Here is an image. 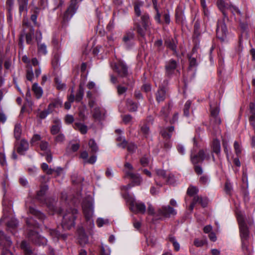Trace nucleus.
<instances>
[{
    "label": "nucleus",
    "instance_id": "864d4df0",
    "mask_svg": "<svg viewBox=\"0 0 255 255\" xmlns=\"http://www.w3.org/2000/svg\"><path fill=\"white\" fill-rule=\"evenodd\" d=\"M51 112L50 110H49L48 108L47 110L40 112L39 114V117L40 119H44Z\"/></svg>",
    "mask_w": 255,
    "mask_h": 255
},
{
    "label": "nucleus",
    "instance_id": "4d7b16f0",
    "mask_svg": "<svg viewBox=\"0 0 255 255\" xmlns=\"http://www.w3.org/2000/svg\"><path fill=\"white\" fill-rule=\"evenodd\" d=\"M128 90V88L126 87H124L121 85L117 86V91L119 95L125 94Z\"/></svg>",
    "mask_w": 255,
    "mask_h": 255
},
{
    "label": "nucleus",
    "instance_id": "f8f14e48",
    "mask_svg": "<svg viewBox=\"0 0 255 255\" xmlns=\"http://www.w3.org/2000/svg\"><path fill=\"white\" fill-rule=\"evenodd\" d=\"M91 113L92 117L96 121L101 122L105 119V111L99 107H95L91 110Z\"/></svg>",
    "mask_w": 255,
    "mask_h": 255
},
{
    "label": "nucleus",
    "instance_id": "1a4fd4ad",
    "mask_svg": "<svg viewBox=\"0 0 255 255\" xmlns=\"http://www.w3.org/2000/svg\"><path fill=\"white\" fill-rule=\"evenodd\" d=\"M176 210L169 206H163L159 209L156 213L157 216H159V219L162 217L169 218L171 216H174L176 214Z\"/></svg>",
    "mask_w": 255,
    "mask_h": 255
},
{
    "label": "nucleus",
    "instance_id": "a878e982",
    "mask_svg": "<svg viewBox=\"0 0 255 255\" xmlns=\"http://www.w3.org/2000/svg\"><path fill=\"white\" fill-rule=\"evenodd\" d=\"M219 110L218 108H211V114L212 118L214 119L215 122L217 125H219L221 123L220 119L218 117V114Z\"/></svg>",
    "mask_w": 255,
    "mask_h": 255
},
{
    "label": "nucleus",
    "instance_id": "7c9ffc66",
    "mask_svg": "<svg viewBox=\"0 0 255 255\" xmlns=\"http://www.w3.org/2000/svg\"><path fill=\"white\" fill-rule=\"evenodd\" d=\"M21 134V126L19 123L15 125L14 128V136L16 140L19 139Z\"/></svg>",
    "mask_w": 255,
    "mask_h": 255
},
{
    "label": "nucleus",
    "instance_id": "58836bf2",
    "mask_svg": "<svg viewBox=\"0 0 255 255\" xmlns=\"http://www.w3.org/2000/svg\"><path fill=\"white\" fill-rule=\"evenodd\" d=\"M155 172L156 175L159 178H161L166 181L167 180V176L166 174V172L165 170L160 169H155Z\"/></svg>",
    "mask_w": 255,
    "mask_h": 255
},
{
    "label": "nucleus",
    "instance_id": "680f3d73",
    "mask_svg": "<svg viewBox=\"0 0 255 255\" xmlns=\"http://www.w3.org/2000/svg\"><path fill=\"white\" fill-rule=\"evenodd\" d=\"M74 121V119L72 115H67L65 117V122L67 124H72Z\"/></svg>",
    "mask_w": 255,
    "mask_h": 255
},
{
    "label": "nucleus",
    "instance_id": "5fc2aeb1",
    "mask_svg": "<svg viewBox=\"0 0 255 255\" xmlns=\"http://www.w3.org/2000/svg\"><path fill=\"white\" fill-rule=\"evenodd\" d=\"M26 224L29 227L33 226L34 228L39 227L38 224L36 223L32 218L27 219L26 220Z\"/></svg>",
    "mask_w": 255,
    "mask_h": 255
},
{
    "label": "nucleus",
    "instance_id": "8fccbe9b",
    "mask_svg": "<svg viewBox=\"0 0 255 255\" xmlns=\"http://www.w3.org/2000/svg\"><path fill=\"white\" fill-rule=\"evenodd\" d=\"M191 105V102L190 101H187L184 105V115L188 117L189 115V109Z\"/></svg>",
    "mask_w": 255,
    "mask_h": 255
},
{
    "label": "nucleus",
    "instance_id": "2f4dec72",
    "mask_svg": "<svg viewBox=\"0 0 255 255\" xmlns=\"http://www.w3.org/2000/svg\"><path fill=\"white\" fill-rule=\"evenodd\" d=\"M133 167L132 165L129 162L125 163L124 165V171L125 173L126 176L128 177L132 173H133Z\"/></svg>",
    "mask_w": 255,
    "mask_h": 255
},
{
    "label": "nucleus",
    "instance_id": "f3484780",
    "mask_svg": "<svg viewBox=\"0 0 255 255\" xmlns=\"http://www.w3.org/2000/svg\"><path fill=\"white\" fill-rule=\"evenodd\" d=\"M28 148L29 144L27 141L25 139H22L17 147V152L20 154L23 155L28 150Z\"/></svg>",
    "mask_w": 255,
    "mask_h": 255
},
{
    "label": "nucleus",
    "instance_id": "c85d7f7f",
    "mask_svg": "<svg viewBox=\"0 0 255 255\" xmlns=\"http://www.w3.org/2000/svg\"><path fill=\"white\" fill-rule=\"evenodd\" d=\"M47 232L55 242H57L61 236L60 232L55 230L49 229Z\"/></svg>",
    "mask_w": 255,
    "mask_h": 255
},
{
    "label": "nucleus",
    "instance_id": "a211bd4d",
    "mask_svg": "<svg viewBox=\"0 0 255 255\" xmlns=\"http://www.w3.org/2000/svg\"><path fill=\"white\" fill-rule=\"evenodd\" d=\"M53 124L51 126L50 131L51 134L55 135L60 132L62 127V123L59 119H55L53 121Z\"/></svg>",
    "mask_w": 255,
    "mask_h": 255
},
{
    "label": "nucleus",
    "instance_id": "6e6552de",
    "mask_svg": "<svg viewBox=\"0 0 255 255\" xmlns=\"http://www.w3.org/2000/svg\"><path fill=\"white\" fill-rule=\"evenodd\" d=\"M237 219L239 225L241 238L246 240L249 236V231L245 223L244 215L241 212L237 213Z\"/></svg>",
    "mask_w": 255,
    "mask_h": 255
},
{
    "label": "nucleus",
    "instance_id": "c756f323",
    "mask_svg": "<svg viewBox=\"0 0 255 255\" xmlns=\"http://www.w3.org/2000/svg\"><path fill=\"white\" fill-rule=\"evenodd\" d=\"M62 105V102L60 99H55L48 105V109L51 112L54 108L61 107Z\"/></svg>",
    "mask_w": 255,
    "mask_h": 255
},
{
    "label": "nucleus",
    "instance_id": "0eeeda50",
    "mask_svg": "<svg viewBox=\"0 0 255 255\" xmlns=\"http://www.w3.org/2000/svg\"><path fill=\"white\" fill-rule=\"evenodd\" d=\"M12 242L9 238L6 236L2 231H0V245L2 247V255H13L8 250Z\"/></svg>",
    "mask_w": 255,
    "mask_h": 255
},
{
    "label": "nucleus",
    "instance_id": "052dcab7",
    "mask_svg": "<svg viewBox=\"0 0 255 255\" xmlns=\"http://www.w3.org/2000/svg\"><path fill=\"white\" fill-rule=\"evenodd\" d=\"M132 119V118L130 115H126L123 116V121L126 124L130 123Z\"/></svg>",
    "mask_w": 255,
    "mask_h": 255
},
{
    "label": "nucleus",
    "instance_id": "774afa93",
    "mask_svg": "<svg viewBox=\"0 0 255 255\" xmlns=\"http://www.w3.org/2000/svg\"><path fill=\"white\" fill-rule=\"evenodd\" d=\"M149 163L148 158L145 156H143L140 159V163L143 166H146Z\"/></svg>",
    "mask_w": 255,
    "mask_h": 255
},
{
    "label": "nucleus",
    "instance_id": "f704fd0d",
    "mask_svg": "<svg viewBox=\"0 0 255 255\" xmlns=\"http://www.w3.org/2000/svg\"><path fill=\"white\" fill-rule=\"evenodd\" d=\"M194 202H196V203H199L203 207H205L207 206L208 204V201L206 198H202V197H199L198 196H195L194 197Z\"/></svg>",
    "mask_w": 255,
    "mask_h": 255
},
{
    "label": "nucleus",
    "instance_id": "4c0bfd02",
    "mask_svg": "<svg viewBox=\"0 0 255 255\" xmlns=\"http://www.w3.org/2000/svg\"><path fill=\"white\" fill-rule=\"evenodd\" d=\"M55 86L56 88L60 90H63L65 89L66 85L64 83H62L61 79L58 77L55 78Z\"/></svg>",
    "mask_w": 255,
    "mask_h": 255
},
{
    "label": "nucleus",
    "instance_id": "39448f33",
    "mask_svg": "<svg viewBox=\"0 0 255 255\" xmlns=\"http://www.w3.org/2000/svg\"><path fill=\"white\" fill-rule=\"evenodd\" d=\"M217 4L225 17H227L226 10H230L234 15L236 13L241 15V12L238 7L231 4L226 3L224 0H218Z\"/></svg>",
    "mask_w": 255,
    "mask_h": 255
},
{
    "label": "nucleus",
    "instance_id": "dca6fc26",
    "mask_svg": "<svg viewBox=\"0 0 255 255\" xmlns=\"http://www.w3.org/2000/svg\"><path fill=\"white\" fill-rule=\"evenodd\" d=\"M141 25L143 26L145 30L150 33V21L149 15L146 13H144L141 15Z\"/></svg>",
    "mask_w": 255,
    "mask_h": 255
},
{
    "label": "nucleus",
    "instance_id": "49530a36",
    "mask_svg": "<svg viewBox=\"0 0 255 255\" xmlns=\"http://www.w3.org/2000/svg\"><path fill=\"white\" fill-rule=\"evenodd\" d=\"M169 241L172 243L175 250L178 251L180 249V245L176 241L175 238L173 236H170L169 238Z\"/></svg>",
    "mask_w": 255,
    "mask_h": 255
},
{
    "label": "nucleus",
    "instance_id": "338daca9",
    "mask_svg": "<svg viewBox=\"0 0 255 255\" xmlns=\"http://www.w3.org/2000/svg\"><path fill=\"white\" fill-rule=\"evenodd\" d=\"M97 160V156L95 155L91 156L89 159H88L86 161H84V163H90V164H94L96 162Z\"/></svg>",
    "mask_w": 255,
    "mask_h": 255
},
{
    "label": "nucleus",
    "instance_id": "b1692460",
    "mask_svg": "<svg viewBox=\"0 0 255 255\" xmlns=\"http://www.w3.org/2000/svg\"><path fill=\"white\" fill-rule=\"evenodd\" d=\"M32 91L37 99H40L43 95L42 88L38 86L37 83H34L32 87Z\"/></svg>",
    "mask_w": 255,
    "mask_h": 255
},
{
    "label": "nucleus",
    "instance_id": "f03ea898",
    "mask_svg": "<svg viewBox=\"0 0 255 255\" xmlns=\"http://www.w3.org/2000/svg\"><path fill=\"white\" fill-rule=\"evenodd\" d=\"M210 158L209 151L206 149H200L197 154L193 155V152L191 154V161L195 165L194 169L196 173L198 174H201L203 173V170L201 166L196 165L198 163L202 162L205 159Z\"/></svg>",
    "mask_w": 255,
    "mask_h": 255
},
{
    "label": "nucleus",
    "instance_id": "c9c22d12",
    "mask_svg": "<svg viewBox=\"0 0 255 255\" xmlns=\"http://www.w3.org/2000/svg\"><path fill=\"white\" fill-rule=\"evenodd\" d=\"M117 140L119 142L117 144L119 147L125 148L127 146V142L124 136L119 135Z\"/></svg>",
    "mask_w": 255,
    "mask_h": 255
},
{
    "label": "nucleus",
    "instance_id": "f257e3e1",
    "mask_svg": "<svg viewBox=\"0 0 255 255\" xmlns=\"http://www.w3.org/2000/svg\"><path fill=\"white\" fill-rule=\"evenodd\" d=\"M82 208L86 221L87 229L90 232L94 228V221L92 219L94 213V206L92 198L89 197L84 201Z\"/></svg>",
    "mask_w": 255,
    "mask_h": 255
},
{
    "label": "nucleus",
    "instance_id": "6e6d98bb",
    "mask_svg": "<svg viewBox=\"0 0 255 255\" xmlns=\"http://www.w3.org/2000/svg\"><path fill=\"white\" fill-rule=\"evenodd\" d=\"M18 225V222L15 219H11L8 223H7V226L9 228H14L16 227Z\"/></svg>",
    "mask_w": 255,
    "mask_h": 255
},
{
    "label": "nucleus",
    "instance_id": "412c9836",
    "mask_svg": "<svg viewBox=\"0 0 255 255\" xmlns=\"http://www.w3.org/2000/svg\"><path fill=\"white\" fill-rule=\"evenodd\" d=\"M128 177L131 180L134 185H139L142 181L141 177L137 173L133 172Z\"/></svg>",
    "mask_w": 255,
    "mask_h": 255
},
{
    "label": "nucleus",
    "instance_id": "6ab92c4d",
    "mask_svg": "<svg viewBox=\"0 0 255 255\" xmlns=\"http://www.w3.org/2000/svg\"><path fill=\"white\" fill-rule=\"evenodd\" d=\"M48 189V187L47 185H41L40 190L37 193L36 198L40 201H43L45 199V196Z\"/></svg>",
    "mask_w": 255,
    "mask_h": 255
},
{
    "label": "nucleus",
    "instance_id": "c03bdc74",
    "mask_svg": "<svg viewBox=\"0 0 255 255\" xmlns=\"http://www.w3.org/2000/svg\"><path fill=\"white\" fill-rule=\"evenodd\" d=\"M137 32L142 37H144L146 34L150 36L151 34L150 30V33L144 28L143 26L141 25L139 26L137 28Z\"/></svg>",
    "mask_w": 255,
    "mask_h": 255
},
{
    "label": "nucleus",
    "instance_id": "de8ad7c7",
    "mask_svg": "<svg viewBox=\"0 0 255 255\" xmlns=\"http://www.w3.org/2000/svg\"><path fill=\"white\" fill-rule=\"evenodd\" d=\"M109 223V221L108 219L99 218L97 220V224L99 227H102L104 225L108 224Z\"/></svg>",
    "mask_w": 255,
    "mask_h": 255
},
{
    "label": "nucleus",
    "instance_id": "423d86ee",
    "mask_svg": "<svg viewBox=\"0 0 255 255\" xmlns=\"http://www.w3.org/2000/svg\"><path fill=\"white\" fill-rule=\"evenodd\" d=\"M82 0H71L67 10L64 12L63 20L64 22L69 21L76 13L78 8V3Z\"/></svg>",
    "mask_w": 255,
    "mask_h": 255
},
{
    "label": "nucleus",
    "instance_id": "69168bd1",
    "mask_svg": "<svg viewBox=\"0 0 255 255\" xmlns=\"http://www.w3.org/2000/svg\"><path fill=\"white\" fill-rule=\"evenodd\" d=\"M0 164L2 166L6 165L5 155L3 152H0Z\"/></svg>",
    "mask_w": 255,
    "mask_h": 255
},
{
    "label": "nucleus",
    "instance_id": "20e7f679",
    "mask_svg": "<svg viewBox=\"0 0 255 255\" xmlns=\"http://www.w3.org/2000/svg\"><path fill=\"white\" fill-rule=\"evenodd\" d=\"M127 202L129 205V209L133 212L144 214L146 211L145 204L141 202H136L135 198L128 195H125Z\"/></svg>",
    "mask_w": 255,
    "mask_h": 255
},
{
    "label": "nucleus",
    "instance_id": "cd10ccee",
    "mask_svg": "<svg viewBox=\"0 0 255 255\" xmlns=\"http://www.w3.org/2000/svg\"><path fill=\"white\" fill-rule=\"evenodd\" d=\"M29 0H17L19 5V11L20 13L23 11H27Z\"/></svg>",
    "mask_w": 255,
    "mask_h": 255
},
{
    "label": "nucleus",
    "instance_id": "2eb2a0df",
    "mask_svg": "<svg viewBox=\"0 0 255 255\" xmlns=\"http://www.w3.org/2000/svg\"><path fill=\"white\" fill-rule=\"evenodd\" d=\"M177 66V63L174 60L171 59L167 62L165 65L166 74L168 76L172 75Z\"/></svg>",
    "mask_w": 255,
    "mask_h": 255
},
{
    "label": "nucleus",
    "instance_id": "3c124183",
    "mask_svg": "<svg viewBox=\"0 0 255 255\" xmlns=\"http://www.w3.org/2000/svg\"><path fill=\"white\" fill-rule=\"evenodd\" d=\"M89 145L93 152H97L98 151L97 145L94 139H90L89 140Z\"/></svg>",
    "mask_w": 255,
    "mask_h": 255
},
{
    "label": "nucleus",
    "instance_id": "09e8293b",
    "mask_svg": "<svg viewBox=\"0 0 255 255\" xmlns=\"http://www.w3.org/2000/svg\"><path fill=\"white\" fill-rule=\"evenodd\" d=\"M142 5V3H135L134 6L135 13L136 16H141V11L140 10V7Z\"/></svg>",
    "mask_w": 255,
    "mask_h": 255
},
{
    "label": "nucleus",
    "instance_id": "4be33fe9",
    "mask_svg": "<svg viewBox=\"0 0 255 255\" xmlns=\"http://www.w3.org/2000/svg\"><path fill=\"white\" fill-rule=\"evenodd\" d=\"M29 212L30 214L33 215L35 217L37 218L42 222L45 219V216L43 213L36 210L33 208L30 207L29 209Z\"/></svg>",
    "mask_w": 255,
    "mask_h": 255
},
{
    "label": "nucleus",
    "instance_id": "7ed1b4c3",
    "mask_svg": "<svg viewBox=\"0 0 255 255\" xmlns=\"http://www.w3.org/2000/svg\"><path fill=\"white\" fill-rule=\"evenodd\" d=\"M78 213L75 209H70L63 216L62 226L64 229H70L75 225V220Z\"/></svg>",
    "mask_w": 255,
    "mask_h": 255
},
{
    "label": "nucleus",
    "instance_id": "37998d69",
    "mask_svg": "<svg viewBox=\"0 0 255 255\" xmlns=\"http://www.w3.org/2000/svg\"><path fill=\"white\" fill-rule=\"evenodd\" d=\"M84 89L80 86L79 88V90L77 93L76 94L75 97L76 101L79 102L82 100L84 95Z\"/></svg>",
    "mask_w": 255,
    "mask_h": 255
},
{
    "label": "nucleus",
    "instance_id": "72a5a7b5",
    "mask_svg": "<svg viewBox=\"0 0 255 255\" xmlns=\"http://www.w3.org/2000/svg\"><path fill=\"white\" fill-rule=\"evenodd\" d=\"M127 105L128 110L130 112H135L137 109V104L131 100L128 99L127 100Z\"/></svg>",
    "mask_w": 255,
    "mask_h": 255
},
{
    "label": "nucleus",
    "instance_id": "aec40b11",
    "mask_svg": "<svg viewBox=\"0 0 255 255\" xmlns=\"http://www.w3.org/2000/svg\"><path fill=\"white\" fill-rule=\"evenodd\" d=\"M166 97V90L163 87L159 89L156 93V100L158 103L163 102Z\"/></svg>",
    "mask_w": 255,
    "mask_h": 255
},
{
    "label": "nucleus",
    "instance_id": "ea45409f",
    "mask_svg": "<svg viewBox=\"0 0 255 255\" xmlns=\"http://www.w3.org/2000/svg\"><path fill=\"white\" fill-rule=\"evenodd\" d=\"M88 242V237L84 233H82L79 236V242L81 245L87 244Z\"/></svg>",
    "mask_w": 255,
    "mask_h": 255
},
{
    "label": "nucleus",
    "instance_id": "473e14b6",
    "mask_svg": "<svg viewBox=\"0 0 255 255\" xmlns=\"http://www.w3.org/2000/svg\"><path fill=\"white\" fill-rule=\"evenodd\" d=\"M39 146L41 150L43 151L44 154L49 153L50 152L49 145L48 142L42 140L40 143Z\"/></svg>",
    "mask_w": 255,
    "mask_h": 255
},
{
    "label": "nucleus",
    "instance_id": "bf43d9fd",
    "mask_svg": "<svg viewBox=\"0 0 255 255\" xmlns=\"http://www.w3.org/2000/svg\"><path fill=\"white\" fill-rule=\"evenodd\" d=\"M65 140V136L63 133H59L55 137V141L56 142L61 143Z\"/></svg>",
    "mask_w": 255,
    "mask_h": 255
},
{
    "label": "nucleus",
    "instance_id": "a19ab883",
    "mask_svg": "<svg viewBox=\"0 0 255 255\" xmlns=\"http://www.w3.org/2000/svg\"><path fill=\"white\" fill-rule=\"evenodd\" d=\"M213 151L217 154H218L220 152V143L218 140H215L214 141L213 144Z\"/></svg>",
    "mask_w": 255,
    "mask_h": 255
},
{
    "label": "nucleus",
    "instance_id": "603ef678",
    "mask_svg": "<svg viewBox=\"0 0 255 255\" xmlns=\"http://www.w3.org/2000/svg\"><path fill=\"white\" fill-rule=\"evenodd\" d=\"M141 133L145 136L147 137L150 132L149 128L146 125H144L141 127L140 128Z\"/></svg>",
    "mask_w": 255,
    "mask_h": 255
},
{
    "label": "nucleus",
    "instance_id": "ddd939ff",
    "mask_svg": "<svg viewBox=\"0 0 255 255\" xmlns=\"http://www.w3.org/2000/svg\"><path fill=\"white\" fill-rule=\"evenodd\" d=\"M216 33L218 38L222 41L225 39L227 33V28L224 22L221 21L218 23Z\"/></svg>",
    "mask_w": 255,
    "mask_h": 255
},
{
    "label": "nucleus",
    "instance_id": "bb28decb",
    "mask_svg": "<svg viewBox=\"0 0 255 255\" xmlns=\"http://www.w3.org/2000/svg\"><path fill=\"white\" fill-rule=\"evenodd\" d=\"M165 44L167 47L170 49L172 50L174 53L176 54V41L171 39H168L166 41Z\"/></svg>",
    "mask_w": 255,
    "mask_h": 255
},
{
    "label": "nucleus",
    "instance_id": "a18cd8bd",
    "mask_svg": "<svg viewBox=\"0 0 255 255\" xmlns=\"http://www.w3.org/2000/svg\"><path fill=\"white\" fill-rule=\"evenodd\" d=\"M198 192V189L193 186H190L187 189V193L189 196H192L196 194Z\"/></svg>",
    "mask_w": 255,
    "mask_h": 255
},
{
    "label": "nucleus",
    "instance_id": "e2e57ef3",
    "mask_svg": "<svg viewBox=\"0 0 255 255\" xmlns=\"http://www.w3.org/2000/svg\"><path fill=\"white\" fill-rule=\"evenodd\" d=\"M199 181L201 184L206 185L208 184L209 179L207 176L203 175L200 177Z\"/></svg>",
    "mask_w": 255,
    "mask_h": 255
},
{
    "label": "nucleus",
    "instance_id": "4468645a",
    "mask_svg": "<svg viewBox=\"0 0 255 255\" xmlns=\"http://www.w3.org/2000/svg\"><path fill=\"white\" fill-rule=\"evenodd\" d=\"M134 34L132 30H130L126 32L123 38L124 44L128 48L133 44Z\"/></svg>",
    "mask_w": 255,
    "mask_h": 255
},
{
    "label": "nucleus",
    "instance_id": "9d476101",
    "mask_svg": "<svg viewBox=\"0 0 255 255\" xmlns=\"http://www.w3.org/2000/svg\"><path fill=\"white\" fill-rule=\"evenodd\" d=\"M112 67L119 76L122 77L128 76V67L123 61H119L117 63H115L114 65H112Z\"/></svg>",
    "mask_w": 255,
    "mask_h": 255
},
{
    "label": "nucleus",
    "instance_id": "13d9d810",
    "mask_svg": "<svg viewBox=\"0 0 255 255\" xmlns=\"http://www.w3.org/2000/svg\"><path fill=\"white\" fill-rule=\"evenodd\" d=\"M31 95L29 89L28 88L27 90L26 95H25V100L29 103V104L32 106L33 103L31 100Z\"/></svg>",
    "mask_w": 255,
    "mask_h": 255
},
{
    "label": "nucleus",
    "instance_id": "e433bc0d",
    "mask_svg": "<svg viewBox=\"0 0 255 255\" xmlns=\"http://www.w3.org/2000/svg\"><path fill=\"white\" fill-rule=\"evenodd\" d=\"M37 46L39 54L46 55L47 53V46L44 43H38Z\"/></svg>",
    "mask_w": 255,
    "mask_h": 255
},
{
    "label": "nucleus",
    "instance_id": "5701e85b",
    "mask_svg": "<svg viewBox=\"0 0 255 255\" xmlns=\"http://www.w3.org/2000/svg\"><path fill=\"white\" fill-rule=\"evenodd\" d=\"M73 127L75 129L79 130L82 134H85L87 132V126L84 124L76 122Z\"/></svg>",
    "mask_w": 255,
    "mask_h": 255
},
{
    "label": "nucleus",
    "instance_id": "79ce46f5",
    "mask_svg": "<svg viewBox=\"0 0 255 255\" xmlns=\"http://www.w3.org/2000/svg\"><path fill=\"white\" fill-rule=\"evenodd\" d=\"M207 243V241L206 239H203L202 240L195 239L194 241V245L197 247H201L206 244Z\"/></svg>",
    "mask_w": 255,
    "mask_h": 255
},
{
    "label": "nucleus",
    "instance_id": "9b49d317",
    "mask_svg": "<svg viewBox=\"0 0 255 255\" xmlns=\"http://www.w3.org/2000/svg\"><path fill=\"white\" fill-rule=\"evenodd\" d=\"M28 237L29 240L38 245H44L47 243V239L35 231H30Z\"/></svg>",
    "mask_w": 255,
    "mask_h": 255
},
{
    "label": "nucleus",
    "instance_id": "0e129e2a",
    "mask_svg": "<svg viewBox=\"0 0 255 255\" xmlns=\"http://www.w3.org/2000/svg\"><path fill=\"white\" fill-rule=\"evenodd\" d=\"M161 134L164 138L167 139L170 138L171 136V134L169 133L167 128L162 130L161 131Z\"/></svg>",
    "mask_w": 255,
    "mask_h": 255
},
{
    "label": "nucleus",
    "instance_id": "393cba45",
    "mask_svg": "<svg viewBox=\"0 0 255 255\" xmlns=\"http://www.w3.org/2000/svg\"><path fill=\"white\" fill-rule=\"evenodd\" d=\"M20 247L26 255H35L30 249L29 245L25 241L21 242Z\"/></svg>",
    "mask_w": 255,
    "mask_h": 255
}]
</instances>
